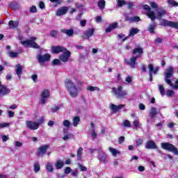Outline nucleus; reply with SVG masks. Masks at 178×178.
<instances>
[{
    "label": "nucleus",
    "mask_w": 178,
    "mask_h": 178,
    "mask_svg": "<svg viewBox=\"0 0 178 178\" xmlns=\"http://www.w3.org/2000/svg\"><path fill=\"white\" fill-rule=\"evenodd\" d=\"M65 86L72 98H76L79 95V88L77 87V81L72 79H66L65 81Z\"/></svg>",
    "instance_id": "1"
},
{
    "label": "nucleus",
    "mask_w": 178,
    "mask_h": 178,
    "mask_svg": "<svg viewBox=\"0 0 178 178\" xmlns=\"http://www.w3.org/2000/svg\"><path fill=\"white\" fill-rule=\"evenodd\" d=\"M174 70L175 67H173L172 66H170L166 69L164 73L165 81L166 83L168 84L170 87L172 88V90H178V85H174L173 83H172V81L170 79V77L173 76V73H175Z\"/></svg>",
    "instance_id": "2"
},
{
    "label": "nucleus",
    "mask_w": 178,
    "mask_h": 178,
    "mask_svg": "<svg viewBox=\"0 0 178 178\" xmlns=\"http://www.w3.org/2000/svg\"><path fill=\"white\" fill-rule=\"evenodd\" d=\"M112 94L118 99L126 98L128 95L127 90H123V86H119L117 88H113L111 90Z\"/></svg>",
    "instance_id": "3"
},
{
    "label": "nucleus",
    "mask_w": 178,
    "mask_h": 178,
    "mask_svg": "<svg viewBox=\"0 0 178 178\" xmlns=\"http://www.w3.org/2000/svg\"><path fill=\"white\" fill-rule=\"evenodd\" d=\"M36 40V37H31L30 40L22 41L21 44L24 45L25 48H27V47H31V48H34L35 49H40V45L35 42Z\"/></svg>",
    "instance_id": "4"
},
{
    "label": "nucleus",
    "mask_w": 178,
    "mask_h": 178,
    "mask_svg": "<svg viewBox=\"0 0 178 178\" xmlns=\"http://www.w3.org/2000/svg\"><path fill=\"white\" fill-rule=\"evenodd\" d=\"M161 147L163 149H165V151H169V152H172L174 155H178V150L173 144L170 143H161Z\"/></svg>",
    "instance_id": "5"
},
{
    "label": "nucleus",
    "mask_w": 178,
    "mask_h": 178,
    "mask_svg": "<svg viewBox=\"0 0 178 178\" xmlns=\"http://www.w3.org/2000/svg\"><path fill=\"white\" fill-rule=\"evenodd\" d=\"M36 58L38 60V62L40 65H42V63H44V62L49 61V59H51V55H49V54H45L44 55L38 54L36 56Z\"/></svg>",
    "instance_id": "6"
},
{
    "label": "nucleus",
    "mask_w": 178,
    "mask_h": 178,
    "mask_svg": "<svg viewBox=\"0 0 178 178\" xmlns=\"http://www.w3.org/2000/svg\"><path fill=\"white\" fill-rule=\"evenodd\" d=\"M49 90H44L40 94V103L42 105H44L47 104V101H48V98H49Z\"/></svg>",
    "instance_id": "7"
},
{
    "label": "nucleus",
    "mask_w": 178,
    "mask_h": 178,
    "mask_svg": "<svg viewBox=\"0 0 178 178\" xmlns=\"http://www.w3.org/2000/svg\"><path fill=\"white\" fill-rule=\"evenodd\" d=\"M143 9H145V10H147V16L149 17V19H150L152 20V22H154V20H155V19H156V15H155V12L151 10V7H149V6L145 4L143 5Z\"/></svg>",
    "instance_id": "8"
},
{
    "label": "nucleus",
    "mask_w": 178,
    "mask_h": 178,
    "mask_svg": "<svg viewBox=\"0 0 178 178\" xmlns=\"http://www.w3.org/2000/svg\"><path fill=\"white\" fill-rule=\"evenodd\" d=\"M161 26H167V27H172V29H177V30H178V22L163 19L161 21Z\"/></svg>",
    "instance_id": "9"
},
{
    "label": "nucleus",
    "mask_w": 178,
    "mask_h": 178,
    "mask_svg": "<svg viewBox=\"0 0 178 178\" xmlns=\"http://www.w3.org/2000/svg\"><path fill=\"white\" fill-rule=\"evenodd\" d=\"M70 55H72V53L66 49L61 55L59 56V59L61 60V62H63L64 63H66V62L69 61V58H70Z\"/></svg>",
    "instance_id": "10"
},
{
    "label": "nucleus",
    "mask_w": 178,
    "mask_h": 178,
    "mask_svg": "<svg viewBox=\"0 0 178 178\" xmlns=\"http://www.w3.org/2000/svg\"><path fill=\"white\" fill-rule=\"evenodd\" d=\"M138 58V56L131 57L130 58V60H127V58H125L124 62H125V63H127V65L128 66H130L131 67V69H135V67H136V60H137Z\"/></svg>",
    "instance_id": "11"
},
{
    "label": "nucleus",
    "mask_w": 178,
    "mask_h": 178,
    "mask_svg": "<svg viewBox=\"0 0 178 178\" xmlns=\"http://www.w3.org/2000/svg\"><path fill=\"white\" fill-rule=\"evenodd\" d=\"M26 126L30 130H37L40 127V124L33 121H26Z\"/></svg>",
    "instance_id": "12"
},
{
    "label": "nucleus",
    "mask_w": 178,
    "mask_h": 178,
    "mask_svg": "<svg viewBox=\"0 0 178 178\" xmlns=\"http://www.w3.org/2000/svg\"><path fill=\"white\" fill-rule=\"evenodd\" d=\"M98 159L99 162L105 163L108 162V155L105 154V152L102 150H98Z\"/></svg>",
    "instance_id": "13"
},
{
    "label": "nucleus",
    "mask_w": 178,
    "mask_h": 178,
    "mask_svg": "<svg viewBox=\"0 0 178 178\" xmlns=\"http://www.w3.org/2000/svg\"><path fill=\"white\" fill-rule=\"evenodd\" d=\"M49 148V145H43L40 146L38 149V156H43L47 153V149Z\"/></svg>",
    "instance_id": "14"
},
{
    "label": "nucleus",
    "mask_w": 178,
    "mask_h": 178,
    "mask_svg": "<svg viewBox=\"0 0 178 178\" xmlns=\"http://www.w3.org/2000/svg\"><path fill=\"white\" fill-rule=\"evenodd\" d=\"M148 69L149 72V81H152V73H154V74H156V73H158V70H159V68H154V65H152V64H149Z\"/></svg>",
    "instance_id": "15"
},
{
    "label": "nucleus",
    "mask_w": 178,
    "mask_h": 178,
    "mask_svg": "<svg viewBox=\"0 0 178 178\" xmlns=\"http://www.w3.org/2000/svg\"><path fill=\"white\" fill-rule=\"evenodd\" d=\"M109 108L113 111V113H118L120 109L124 108V104H120L117 106L113 104H111Z\"/></svg>",
    "instance_id": "16"
},
{
    "label": "nucleus",
    "mask_w": 178,
    "mask_h": 178,
    "mask_svg": "<svg viewBox=\"0 0 178 178\" xmlns=\"http://www.w3.org/2000/svg\"><path fill=\"white\" fill-rule=\"evenodd\" d=\"M69 10V8L67 6H62L61 8H58L56 12V16H63V15H66Z\"/></svg>",
    "instance_id": "17"
},
{
    "label": "nucleus",
    "mask_w": 178,
    "mask_h": 178,
    "mask_svg": "<svg viewBox=\"0 0 178 178\" xmlns=\"http://www.w3.org/2000/svg\"><path fill=\"white\" fill-rule=\"evenodd\" d=\"M145 147L147 149H158V146L156 145V143L154 142L153 140H149L147 141Z\"/></svg>",
    "instance_id": "18"
},
{
    "label": "nucleus",
    "mask_w": 178,
    "mask_h": 178,
    "mask_svg": "<svg viewBox=\"0 0 178 178\" xmlns=\"http://www.w3.org/2000/svg\"><path fill=\"white\" fill-rule=\"evenodd\" d=\"M66 51V48L62 46H53L51 47V52L52 54H60V52H63Z\"/></svg>",
    "instance_id": "19"
},
{
    "label": "nucleus",
    "mask_w": 178,
    "mask_h": 178,
    "mask_svg": "<svg viewBox=\"0 0 178 178\" xmlns=\"http://www.w3.org/2000/svg\"><path fill=\"white\" fill-rule=\"evenodd\" d=\"M143 53H144V51L143 47H138L134 49L132 52L134 55H136V56H138V58H140V56H141V55H143Z\"/></svg>",
    "instance_id": "20"
},
{
    "label": "nucleus",
    "mask_w": 178,
    "mask_h": 178,
    "mask_svg": "<svg viewBox=\"0 0 178 178\" xmlns=\"http://www.w3.org/2000/svg\"><path fill=\"white\" fill-rule=\"evenodd\" d=\"M15 73L19 79L22 77V74L23 73V67L22 65L17 64L15 66Z\"/></svg>",
    "instance_id": "21"
},
{
    "label": "nucleus",
    "mask_w": 178,
    "mask_h": 178,
    "mask_svg": "<svg viewBox=\"0 0 178 178\" xmlns=\"http://www.w3.org/2000/svg\"><path fill=\"white\" fill-rule=\"evenodd\" d=\"M92 34H94V29H90L86 30L85 35H82V38L83 40H88L90 37L92 36Z\"/></svg>",
    "instance_id": "22"
},
{
    "label": "nucleus",
    "mask_w": 178,
    "mask_h": 178,
    "mask_svg": "<svg viewBox=\"0 0 178 178\" xmlns=\"http://www.w3.org/2000/svg\"><path fill=\"white\" fill-rule=\"evenodd\" d=\"M83 151L84 149L83 147H79L76 152L77 161H81L83 159Z\"/></svg>",
    "instance_id": "23"
},
{
    "label": "nucleus",
    "mask_w": 178,
    "mask_h": 178,
    "mask_svg": "<svg viewBox=\"0 0 178 178\" xmlns=\"http://www.w3.org/2000/svg\"><path fill=\"white\" fill-rule=\"evenodd\" d=\"M61 33L67 35L68 37H73L74 34V31L73 29H62Z\"/></svg>",
    "instance_id": "24"
},
{
    "label": "nucleus",
    "mask_w": 178,
    "mask_h": 178,
    "mask_svg": "<svg viewBox=\"0 0 178 178\" xmlns=\"http://www.w3.org/2000/svg\"><path fill=\"white\" fill-rule=\"evenodd\" d=\"M106 5V1L105 0H98L97 6L100 9V10H103L105 9V6Z\"/></svg>",
    "instance_id": "25"
},
{
    "label": "nucleus",
    "mask_w": 178,
    "mask_h": 178,
    "mask_svg": "<svg viewBox=\"0 0 178 178\" xmlns=\"http://www.w3.org/2000/svg\"><path fill=\"white\" fill-rule=\"evenodd\" d=\"M138 33H140V29L132 28L129 30V35L128 37H134V35H136V34H138Z\"/></svg>",
    "instance_id": "26"
},
{
    "label": "nucleus",
    "mask_w": 178,
    "mask_h": 178,
    "mask_svg": "<svg viewBox=\"0 0 178 178\" xmlns=\"http://www.w3.org/2000/svg\"><path fill=\"white\" fill-rule=\"evenodd\" d=\"M8 26H9L10 29H15L17 27V26H19V22L17 21L10 20L8 22Z\"/></svg>",
    "instance_id": "27"
},
{
    "label": "nucleus",
    "mask_w": 178,
    "mask_h": 178,
    "mask_svg": "<svg viewBox=\"0 0 178 178\" xmlns=\"http://www.w3.org/2000/svg\"><path fill=\"white\" fill-rule=\"evenodd\" d=\"M108 150L113 156H116V155H120V152L115 148L110 147H108Z\"/></svg>",
    "instance_id": "28"
},
{
    "label": "nucleus",
    "mask_w": 178,
    "mask_h": 178,
    "mask_svg": "<svg viewBox=\"0 0 178 178\" xmlns=\"http://www.w3.org/2000/svg\"><path fill=\"white\" fill-rule=\"evenodd\" d=\"M164 15H166V11H165V10L160 9L157 10V19L159 20H161Z\"/></svg>",
    "instance_id": "29"
},
{
    "label": "nucleus",
    "mask_w": 178,
    "mask_h": 178,
    "mask_svg": "<svg viewBox=\"0 0 178 178\" xmlns=\"http://www.w3.org/2000/svg\"><path fill=\"white\" fill-rule=\"evenodd\" d=\"M87 91H90V92H92L93 91H100V89L99 87L97 86H88L86 88Z\"/></svg>",
    "instance_id": "30"
},
{
    "label": "nucleus",
    "mask_w": 178,
    "mask_h": 178,
    "mask_svg": "<svg viewBox=\"0 0 178 178\" xmlns=\"http://www.w3.org/2000/svg\"><path fill=\"white\" fill-rule=\"evenodd\" d=\"M41 167L40 166V163H38V161H35L33 164V171L35 172V173H38Z\"/></svg>",
    "instance_id": "31"
},
{
    "label": "nucleus",
    "mask_w": 178,
    "mask_h": 178,
    "mask_svg": "<svg viewBox=\"0 0 178 178\" xmlns=\"http://www.w3.org/2000/svg\"><path fill=\"white\" fill-rule=\"evenodd\" d=\"M157 113H158V111H156V108L152 107L150 108L149 115H150L152 118H155V116H156Z\"/></svg>",
    "instance_id": "32"
},
{
    "label": "nucleus",
    "mask_w": 178,
    "mask_h": 178,
    "mask_svg": "<svg viewBox=\"0 0 178 178\" xmlns=\"http://www.w3.org/2000/svg\"><path fill=\"white\" fill-rule=\"evenodd\" d=\"M63 165H65V163H63V161L62 160H58L55 163L56 169H62V168H63Z\"/></svg>",
    "instance_id": "33"
},
{
    "label": "nucleus",
    "mask_w": 178,
    "mask_h": 178,
    "mask_svg": "<svg viewBox=\"0 0 178 178\" xmlns=\"http://www.w3.org/2000/svg\"><path fill=\"white\" fill-rule=\"evenodd\" d=\"M155 27H156V24L154 23L153 24H150L148 28V31L152 34H155Z\"/></svg>",
    "instance_id": "34"
},
{
    "label": "nucleus",
    "mask_w": 178,
    "mask_h": 178,
    "mask_svg": "<svg viewBox=\"0 0 178 178\" xmlns=\"http://www.w3.org/2000/svg\"><path fill=\"white\" fill-rule=\"evenodd\" d=\"M46 169H47V172H50L51 173H52V172H54V167L52 165V163H47L46 164Z\"/></svg>",
    "instance_id": "35"
},
{
    "label": "nucleus",
    "mask_w": 178,
    "mask_h": 178,
    "mask_svg": "<svg viewBox=\"0 0 178 178\" xmlns=\"http://www.w3.org/2000/svg\"><path fill=\"white\" fill-rule=\"evenodd\" d=\"M72 122H73V124H74V127H77V125L79 124V123L80 122V118L79 117L74 118L72 120Z\"/></svg>",
    "instance_id": "36"
},
{
    "label": "nucleus",
    "mask_w": 178,
    "mask_h": 178,
    "mask_svg": "<svg viewBox=\"0 0 178 178\" xmlns=\"http://www.w3.org/2000/svg\"><path fill=\"white\" fill-rule=\"evenodd\" d=\"M52 66H56L58 65H62V63L60 62V59H54L51 62Z\"/></svg>",
    "instance_id": "37"
},
{
    "label": "nucleus",
    "mask_w": 178,
    "mask_h": 178,
    "mask_svg": "<svg viewBox=\"0 0 178 178\" xmlns=\"http://www.w3.org/2000/svg\"><path fill=\"white\" fill-rule=\"evenodd\" d=\"M8 54L10 58H17L19 56V53L13 51H9Z\"/></svg>",
    "instance_id": "38"
},
{
    "label": "nucleus",
    "mask_w": 178,
    "mask_h": 178,
    "mask_svg": "<svg viewBox=\"0 0 178 178\" xmlns=\"http://www.w3.org/2000/svg\"><path fill=\"white\" fill-rule=\"evenodd\" d=\"M159 90L161 96L163 97L165 95V88H163V86L159 85Z\"/></svg>",
    "instance_id": "39"
},
{
    "label": "nucleus",
    "mask_w": 178,
    "mask_h": 178,
    "mask_svg": "<svg viewBox=\"0 0 178 178\" xmlns=\"http://www.w3.org/2000/svg\"><path fill=\"white\" fill-rule=\"evenodd\" d=\"M63 125L65 127H67V129H69V127H70V120H65L63 122Z\"/></svg>",
    "instance_id": "40"
},
{
    "label": "nucleus",
    "mask_w": 178,
    "mask_h": 178,
    "mask_svg": "<svg viewBox=\"0 0 178 178\" xmlns=\"http://www.w3.org/2000/svg\"><path fill=\"white\" fill-rule=\"evenodd\" d=\"M143 143H144V140L141 138L137 139L136 142V147H140V145H143Z\"/></svg>",
    "instance_id": "41"
},
{
    "label": "nucleus",
    "mask_w": 178,
    "mask_h": 178,
    "mask_svg": "<svg viewBox=\"0 0 178 178\" xmlns=\"http://www.w3.org/2000/svg\"><path fill=\"white\" fill-rule=\"evenodd\" d=\"M127 20H129V22H140V18L139 17H134L127 19Z\"/></svg>",
    "instance_id": "42"
},
{
    "label": "nucleus",
    "mask_w": 178,
    "mask_h": 178,
    "mask_svg": "<svg viewBox=\"0 0 178 178\" xmlns=\"http://www.w3.org/2000/svg\"><path fill=\"white\" fill-rule=\"evenodd\" d=\"M9 126H10V124L8 123V122L0 123V129H3L5 127H9Z\"/></svg>",
    "instance_id": "43"
},
{
    "label": "nucleus",
    "mask_w": 178,
    "mask_h": 178,
    "mask_svg": "<svg viewBox=\"0 0 178 178\" xmlns=\"http://www.w3.org/2000/svg\"><path fill=\"white\" fill-rule=\"evenodd\" d=\"M168 3L171 6H178V3L175 1V0H168Z\"/></svg>",
    "instance_id": "44"
},
{
    "label": "nucleus",
    "mask_w": 178,
    "mask_h": 178,
    "mask_svg": "<svg viewBox=\"0 0 178 178\" xmlns=\"http://www.w3.org/2000/svg\"><path fill=\"white\" fill-rule=\"evenodd\" d=\"M122 126H124V127H131V124H130V121L129 120H124Z\"/></svg>",
    "instance_id": "45"
},
{
    "label": "nucleus",
    "mask_w": 178,
    "mask_h": 178,
    "mask_svg": "<svg viewBox=\"0 0 178 178\" xmlns=\"http://www.w3.org/2000/svg\"><path fill=\"white\" fill-rule=\"evenodd\" d=\"M78 168H80L81 172H87V168L81 164H78Z\"/></svg>",
    "instance_id": "46"
},
{
    "label": "nucleus",
    "mask_w": 178,
    "mask_h": 178,
    "mask_svg": "<svg viewBox=\"0 0 178 178\" xmlns=\"http://www.w3.org/2000/svg\"><path fill=\"white\" fill-rule=\"evenodd\" d=\"M123 5H126V1H124V0L118 1V6H120V8H122Z\"/></svg>",
    "instance_id": "47"
},
{
    "label": "nucleus",
    "mask_w": 178,
    "mask_h": 178,
    "mask_svg": "<svg viewBox=\"0 0 178 178\" xmlns=\"http://www.w3.org/2000/svg\"><path fill=\"white\" fill-rule=\"evenodd\" d=\"M118 38L120 40L122 39V41H126L127 40V38H129V36L127 38H124V35H123V33H120L118 35Z\"/></svg>",
    "instance_id": "48"
},
{
    "label": "nucleus",
    "mask_w": 178,
    "mask_h": 178,
    "mask_svg": "<svg viewBox=\"0 0 178 178\" xmlns=\"http://www.w3.org/2000/svg\"><path fill=\"white\" fill-rule=\"evenodd\" d=\"M90 134L92 137V140H95L97 137V134L95 133V131H91L90 132Z\"/></svg>",
    "instance_id": "49"
},
{
    "label": "nucleus",
    "mask_w": 178,
    "mask_h": 178,
    "mask_svg": "<svg viewBox=\"0 0 178 178\" xmlns=\"http://www.w3.org/2000/svg\"><path fill=\"white\" fill-rule=\"evenodd\" d=\"M162 41H163V40L161 38H156L154 40V44H162Z\"/></svg>",
    "instance_id": "50"
},
{
    "label": "nucleus",
    "mask_w": 178,
    "mask_h": 178,
    "mask_svg": "<svg viewBox=\"0 0 178 178\" xmlns=\"http://www.w3.org/2000/svg\"><path fill=\"white\" fill-rule=\"evenodd\" d=\"M133 124L135 127H138L141 126V123H140V121H138V120H134L133 122Z\"/></svg>",
    "instance_id": "51"
},
{
    "label": "nucleus",
    "mask_w": 178,
    "mask_h": 178,
    "mask_svg": "<svg viewBox=\"0 0 178 178\" xmlns=\"http://www.w3.org/2000/svg\"><path fill=\"white\" fill-rule=\"evenodd\" d=\"M30 12H31V13H37V7H35V6H32L30 8Z\"/></svg>",
    "instance_id": "52"
},
{
    "label": "nucleus",
    "mask_w": 178,
    "mask_h": 178,
    "mask_svg": "<svg viewBox=\"0 0 178 178\" xmlns=\"http://www.w3.org/2000/svg\"><path fill=\"white\" fill-rule=\"evenodd\" d=\"M125 81L126 83H128V84H130V83H131L133 81V76H127L126 79H125Z\"/></svg>",
    "instance_id": "53"
},
{
    "label": "nucleus",
    "mask_w": 178,
    "mask_h": 178,
    "mask_svg": "<svg viewBox=\"0 0 178 178\" xmlns=\"http://www.w3.org/2000/svg\"><path fill=\"white\" fill-rule=\"evenodd\" d=\"M174 95H175V91L170 90H167V92H166L167 97H172Z\"/></svg>",
    "instance_id": "54"
},
{
    "label": "nucleus",
    "mask_w": 178,
    "mask_h": 178,
    "mask_svg": "<svg viewBox=\"0 0 178 178\" xmlns=\"http://www.w3.org/2000/svg\"><path fill=\"white\" fill-rule=\"evenodd\" d=\"M51 37H56L58 35V31H51L50 32Z\"/></svg>",
    "instance_id": "55"
},
{
    "label": "nucleus",
    "mask_w": 178,
    "mask_h": 178,
    "mask_svg": "<svg viewBox=\"0 0 178 178\" xmlns=\"http://www.w3.org/2000/svg\"><path fill=\"white\" fill-rule=\"evenodd\" d=\"M58 109H60V107L58 106H55L54 107L51 108L52 113H55L56 112H58Z\"/></svg>",
    "instance_id": "56"
},
{
    "label": "nucleus",
    "mask_w": 178,
    "mask_h": 178,
    "mask_svg": "<svg viewBox=\"0 0 178 178\" xmlns=\"http://www.w3.org/2000/svg\"><path fill=\"white\" fill-rule=\"evenodd\" d=\"M86 24H87V20L83 19L80 21V26H81V27H86Z\"/></svg>",
    "instance_id": "57"
},
{
    "label": "nucleus",
    "mask_w": 178,
    "mask_h": 178,
    "mask_svg": "<svg viewBox=\"0 0 178 178\" xmlns=\"http://www.w3.org/2000/svg\"><path fill=\"white\" fill-rule=\"evenodd\" d=\"M150 6L153 9H158V4H156L155 2L150 3Z\"/></svg>",
    "instance_id": "58"
},
{
    "label": "nucleus",
    "mask_w": 178,
    "mask_h": 178,
    "mask_svg": "<svg viewBox=\"0 0 178 178\" xmlns=\"http://www.w3.org/2000/svg\"><path fill=\"white\" fill-rule=\"evenodd\" d=\"M51 2L54 3H58V5H60L62 2H63V0H49Z\"/></svg>",
    "instance_id": "59"
},
{
    "label": "nucleus",
    "mask_w": 178,
    "mask_h": 178,
    "mask_svg": "<svg viewBox=\"0 0 178 178\" xmlns=\"http://www.w3.org/2000/svg\"><path fill=\"white\" fill-rule=\"evenodd\" d=\"M72 172V168H70V167H67L65 168V173L66 175H69V173H71Z\"/></svg>",
    "instance_id": "60"
},
{
    "label": "nucleus",
    "mask_w": 178,
    "mask_h": 178,
    "mask_svg": "<svg viewBox=\"0 0 178 178\" xmlns=\"http://www.w3.org/2000/svg\"><path fill=\"white\" fill-rule=\"evenodd\" d=\"M70 134L64 135V136L63 137V140L64 141H67V140H70Z\"/></svg>",
    "instance_id": "61"
},
{
    "label": "nucleus",
    "mask_w": 178,
    "mask_h": 178,
    "mask_svg": "<svg viewBox=\"0 0 178 178\" xmlns=\"http://www.w3.org/2000/svg\"><path fill=\"white\" fill-rule=\"evenodd\" d=\"M111 28L113 29V30H115V29H116L118 27V23L117 22H114L113 24H111L110 25Z\"/></svg>",
    "instance_id": "62"
},
{
    "label": "nucleus",
    "mask_w": 178,
    "mask_h": 178,
    "mask_svg": "<svg viewBox=\"0 0 178 178\" xmlns=\"http://www.w3.org/2000/svg\"><path fill=\"white\" fill-rule=\"evenodd\" d=\"M124 143V136H120L118 139V143L122 144Z\"/></svg>",
    "instance_id": "63"
},
{
    "label": "nucleus",
    "mask_w": 178,
    "mask_h": 178,
    "mask_svg": "<svg viewBox=\"0 0 178 178\" xmlns=\"http://www.w3.org/2000/svg\"><path fill=\"white\" fill-rule=\"evenodd\" d=\"M8 115L9 118H13V116H15V112H13L12 111H8Z\"/></svg>",
    "instance_id": "64"
}]
</instances>
